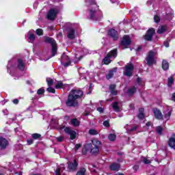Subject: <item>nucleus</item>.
Instances as JSON below:
<instances>
[{"label": "nucleus", "instance_id": "4be33fe9", "mask_svg": "<svg viewBox=\"0 0 175 175\" xmlns=\"http://www.w3.org/2000/svg\"><path fill=\"white\" fill-rule=\"evenodd\" d=\"M75 33H76L75 29H70L68 32L67 38L71 40H73V39H75Z\"/></svg>", "mask_w": 175, "mask_h": 175}, {"label": "nucleus", "instance_id": "c756f323", "mask_svg": "<svg viewBox=\"0 0 175 175\" xmlns=\"http://www.w3.org/2000/svg\"><path fill=\"white\" fill-rule=\"evenodd\" d=\"M90 12V16L89 19L90 20H94L95 18V13H96V10H89Z\"/></svg>", "mask_w": 175, "mask_h": 175}, {"label": "nucleus", "instance_id": "9b49d317", "mask_svg": "<svg viewBox=\"0 0 175 175\" xmlns=\"http://www.w3.org/2000/svg\"><path fill=\"white\" fill-rule=\"evenodd\" d=\"M107 35L109 38H111L115 42L118 40V31L114 29H110L108 31Z\"/></svg>", "mask_w": 175, "mask_h": 175}, {"label": "nucleus", "instance_id": "49530a36", "mask_svg": "<svg viewBox=\"0 0 175 175\" xmlns=\"http://www.w3.org/2000/svg\"><path fill=\"white\" fill-rule=\"evenodd\" d=\"M81 144H77L75 145V152H77V151L79 150V148H81Z\"/></svg>", "mask_w": 175, "mask_h": 175}, {"label": "nucleus", "instance_id": "3c124183", "mask_svg": "<svg viewBox=\"0 0 175 175\" xmlns=\"http://www.w3.org/2000/svg\"><path fill=\"white\" fill-rule=\"evenodd\" d=\"M139 165H135L133 167V169L135 172H137L138 170H139Z\"/></svg>", "mask_w": 175, "mask_h": 175}, {"label": "nucleus", "instance_id": "423d86ee", "mask_svg": "<svg viewBox=\"0 0 175 175\" xmlns=\"http://www.w3.org/2000/svg\"><path fill=\"white\" fill-rule=\"evenodd\" d=\"M133 70H135V66H133V64H128L124 66V76H126L127 77H132L133 75Z\"/></svg>", "mask_w": 175, "mask_h": 175}, {"label": "nucleus", "instance_id": "774afa93", "mask_svg": "<svg viewBox=\"0 0 175 175\" xmlns=\"http://www.w3.org/2000/svg\"><path fill=\"white\" fill-rule=\"evenodd\" d=\"M118 175H125V174H124L123 173H118Z\"/></svg>", "mask_w": 175, "mask_h": 175}, {"label": "nucleus", "instance_id": "8fccbe9b", "mask_svg": "<svg viewBox=\"0 0 175 175\" xmlns=\"http://www.w3.org/2000/svg\"><path fill=\"white\" fill-rule=\"evenodd\" d=\"M27 144L28 146H31V144H33V139H27Z\"/></svg>", "mask_w": 175, "mask_h": 175}, {"label": "nucleus", "instance_id": "39448f33", "mask_svg": "<svg viewBox=\"0 0 175 175\" xmlns=\"http://www.w3.org/2000/svg\"><path fill=\"white\" fill-rule=\"evenodd\" d=\"M145 61L146 62V65H148V66H152L154 64H156L157 61L155 60V52L153 51H149L146 57Z\"/></svg>", "mask_w": 175, "mask_h": 175}, {"label": "nucleus", "instance_id": "2f4dec72", "mask_svg": "<svg viewBox=\"0 0 175 175\" xmlns=\"http://www.w3.org/2000/svg\"><path fill=\"white\" fill-rule=\"evenodd\" d=\"M85 172H87V170H85L84 167H82L77 172L76 175H85Z\"/></svg>", "mask_w": 175, "mask_h": 175}, {"label": "nucleus", "instance_id": "4c0bfd02", "mask_svg": "<svg viewBox=\"0 0 175 175\" xmlns=\"http://www.w3.org/2000/svg\"><path fill=\"white\" fill-rule=\"evenodd\" d=\"M46 83L49 87H51V85L54 84V80H53L51 78H46Z\"/></svg>", "mask_w": 175, "mask_h": 175}, {"label": "nucleus", "instance_id": "f3484780", "mask_svg": "<svg viewBox=\"0 0 175 175\" xmlns=\"http://www.w3.org/2000/svg\"><path fill=\"white\" fill-rule=\"evenodd\" d=\"M118 69V68L117 67H115V68H113L112 69L109 70L108 74L106 75L107 80H110V79H113V77L114 76V73H116Z\"/></svg>", "mask_w": 175, "mask_h": 175}, {"label": "nucleus", "instance_id": "dca6fc26", "mask_svg": "<svg viewBox=\"0 0 175 175\" xmlns=\"http://www.w3.org/2000/svg\"><path fill=\"white\" fill-rule=\"evenodd\" d=\"M116 88H117V85L114 83L109 85V90L111 92V94L113 96H117V95H118V91L116 90Z\"/></svg>", "mask_w": 175, "mask_h": 175}, {"label": "nucleus", "instance_id": "de8ad7c7", "mask_svg": "<svg viewBox=\"0 0 175 175\" xmlns=\"http://www.w3.org/2000/svg\"><path fill=\"white\" fill-rule=\"evenodd\" d=\"M64 139H65V137H64V136H60V137H57L56 138V140H57V142H59V143H61V142H64Z\"/></svg>", "mask_w": 175, "mask_h": 175}, {"label": "nucleus", "instance_id": "6e6552de", "mask_svg": "<svg viewBox=\"0 0 175 175\" xmlns=\"http://www.w3.org/2000/svg\"><path fill=\"white\" fill-rule=\"evenodd\" d=\"M131 43H132V40H131V38L129 36L126 35L123 36L122 40L120 41V46H122L123 50L125 49H128L129 46H131Z\"/></svg>", "mask_w": 175, "mask_h": 175}, {"label": "nucleus", "instance_id": "864d4df0", "mask_svg": "<svg viewBox=\"0 0 175 175\" xmlns=\"http://www.w3.org/2000/svg\"><path fill=\"white\" fill-rule=\"evenodd\" d=\"M56 175H61V168H57L55 171Z\"/></svg>", "mask_w": 175, "mask_h": 175}, {"label": "nucleus", "instance_id": "338daca9", "mask_svg": "<svg viewBox=\"0 0 175 175\" xmlns=\"http://www.w3.org/2000/svg\"><path fill=\"white\" fill-rule=\"evenodd\" d=\"M81 59H83V55L80 56V57L78 58V61H81Z\"/></svg>", "mask_w": 175, "mask_h": 175}, {"label": "nucleus", "instance_id": "ddd939ff", "mask_svg": "<svg viewBox=\"0 0 175 175\" xmlns=\"http://www.w3.org/2000/svg\"><path fill=\"white\" fill-rule=\"evenodd\" d=\"M152 110L156 120H163V114H162V111H161V109L157 107H154V108H152Z\"/></svg>", "mask_w": 175, "mask_h": 175}, {"label": "nucleus", "instance_id": "58836bf2", "mask_svg": "<svg viewBox=\"0 0 175 175\" xmlns=\"http://www.w3.org/2000/svg\"><path fill=\"white\" fill-rule=\"evenodd\" d=\"M87 5H96V0H85Z\"/></svg>", "mask_w": 175, "mask_h": 175}, {"label": "nucleus", "instance_id": "0e129e2a", "mask_svg": "<svg viewBox=\"0 0 175 175\" xmlns=\"http://www.w3.org/2000/svg\"><path fill=\"white\" fill-rule=\"evenodd\" d=\"M146 126H151V122H148L146 123Z\"/></svg>", "mask_w": 175, "mask_h": 175}, {"label": "nucleus", "instance_id": "6ab92c4d", "mask_svg": "<svg viewBox=\"0 0 175 175\" xmlns=\"http://www.w3.org/2000/svg\"><path fill=\"white\" fill-rule=\"evenodd\" d=\"M138 120H144L146 114L144 113V108L141 107L139 109V113L137 116Z\"/></svg>", "mask_w": 175, "mask_h": 175}, {"label": "nucleus", "instance_id": "603ef678", "mask_svg": "<svg viewBox=\"0 0 175 175\" xmlns=\"http://www.w3.org/2000/svg\"><path fill=\"white\" fill-rule=\"evenodd\" d=\"M20 100H18V99L15 98L12 100V103H14V105H18Z\"/></svg>", "mask_w": 175, "mask_h": 175}, {"label": "nucleus", "instance_id": "f704fd0d", "mask_svg": "<svg viewBox=\"0 0 175 175\" xmlns=\"http://www.w3.org/2000/svg\"><path fill=\"white\" fill-rule=\"evenodd\" d=\"M156 132L158 135H162V132H163V128L161 126H158L156 127Z\"/></svg>", "mask_w": 175, "mask_h": 175}, {"label": "nucleus", "instance_id": "680f3d73", "mask_svg": "<svg viewBox=\"0 0 175 175\" xmlns=\"http://www.w3.org/2000/svg\"><path fill=\"white\" fill-rule=\"evenodd\" d=\"M136 51H142V46H139L136 49Z\"/></svg>", "mask_w": 175, "mask_h": 175}, {"label": "nucleus", "instance_id": "a878e982", "mask_svg": "<svg viewBox=\"0 0 175 175\" xmlns=\"http://www.w3.org/2000/svg\"><path fill=\"white\" fill-rule=\"evenodd\" d=\"M65 87H66V85L64 84V83H62V81H58L56 85H55V88L56 90H61V89L65 88Z\"/></svg>", "mask_w": 175, "mask_h": 175}, {"label": "nucleus", "instance_id": "c85d7f7f", "mask_svg": "<svg viewBox=\"0 0 175 175\" xmlns=\"http://www.w3.org/2000/svg\"><path fill=\"white\" fill-rule=\"evenodd\" d=\"M161 68L163 70H169V62L166 61L165 59H163Z\"/></svg>", "mask_w": 175, "mask_h": 175}, {"label": "nucleus", "instance_id": "473e14b6", "mask_svg": "<svg viewBox=\"0 0 175 175\" xmlns=\"http://www.w3.org/2000/svg\"><path fill=\"white\" fill-rule=\"evenodd\" d=\"M174 83V78L173 77H170L168 78V81H167L168 87L173 85Z\"/></svg>", "mask_w": 175, "mask_h": 175}, {"label": "nucleus", "instance_id": "a211bd4d", "mask_svg": "<svg viewBox=\"0 0 175 175\" xmlns=\"http://www.w3.org/2000/svg\"><path fill=\"white\" fill-rule=\"evenodd\" d=\"M121 167V165L118 163H113L109 165V169L112 172H118Z\"/></svg>", "mask_w": 175, "mask_h": 175}, {"label": "nucleus", "instance_id": "69168bd1", "mask_svg": "<svg viewBox=\"0 0 175 175\" xmlns=\"http://www.w3.org/2000/svg\"><path fill=\"white\" fill-rule=\"evenodd\" d=\"M118 155L122 157V155H124V152H118Z\"/></svg>", "mask_w": 175, "mask_h": 175}, {"label": "nucleus", "instance_id": "c03bdc74", "mask_svg": "<svg viewBox=\"0 0 175 175\" xmlns=\"http://www.w3.org/2000/svg\"><path fill=\"white\" fill-rule=\"evenodd\" d=\"M106 128H110V120H105L103 123Z\"/></svg>", "mask_w": 175, "mask_h": 175}, {"label": "nucleus", "instance_id": "4468645a", "mask_svg": "<svg viewBox=\"0 0 175 175\" xmlns=\"http://www.w3.org/2000/svg\"><path fill=\"white\" fill-rule=\"evenodd\" d=\"M8 146H9V141L3 137H0V150H6Z\"/></svg>", "mask_w": 175, "mask_h": 175}, {"label": "nucleus", "instance_id": "ea45409f", "mask_svg": "<svg viewBox=\"0 0 175 175\" xmlns=\"http://www.w3.org/2000/svg\"><path fill=\"white\" fill-rule=\"evenodd\" d=\"M46 91L47 92H49V94H55V89L51 86H49L48 88H46Z\"/></svg>", "mask_w": 175, "mask_h": 175}, {"label": "nucleus", "instance_id": "b1692460", "mask_svg": "<svg viewBox=\"0 0 175 175\" xmlns=\"http://www.w3.org/2000/svg\"><path fill=\"white\" fill-rule=\"evenodd\" d=\"M70 124L72 125V126L77 127L80 126V121L77 120V118H72L70 120Z\"/></svg>", "mask_w": 175, "mask_h": 175}, {"label": "nucleus", "instance_id": "c9c22d12", "mask_svg": "<svg viewBox=\"0 0 175 175\" xmlns=\"http://www.w3.org/2000/svg\"><path fill=\"white\" fill-rule=\"evenodd\" d=\"M108 139L110 142H114L117 139V135L116 134H109L108 135Z\"/></svg>", "mask_w": 175, "mask_h": 175}, {"label": "nucleus", "instance_id": "393cba45", "mask_svg": "<svg viewBox=\"0 0 175 175\" xmlns=\"http://www.w3.org/2000/svg\"><path fill=\"white\" fill-rule=\"evenodd\" d=\"M25 68V65L24 64V62H23V59H18V68L19 70H24Z\"/></svg>", "mask_w": 175, "mask_h": 175}, {"label": "nucleus", "instance_id": "a18cd8bd", "mask_svg": "<svg viewBox=\"0 0 175 175\" xmlns=\"http://www.w3.org/2000/svg\"><path fill=\"white\" fill-rule=\"evenodd\" d=\"M154 23L158 24V23H159V21H161V18L159 17V16L154 15Z\"/></svg>", "mask_w": 175, "mask_h": 175}, {"label": "nucleus", "instance_id": "72a5a7b5", "mask_svg": "<svg viewBox=\"0 0 175 175\" xmlns=\"http://www.w3.org/2000/svg\"><path fill=\"white\" fill-rule=\"evenodd\" d=\"M31 137L32 139H33L34 140H38L39 139H40V137H42V135L39 134V133H33L31 135Z\"/></svg>", "mask_w": 175, "mask_h": 175}, {"label": "nucleus", "instance_id": "6e6d98bb", "mask_svg": "<svg viewBox=\"0 0 175 175\" xmlns=\"http://www.w3.org/2000/svg\"><path fill=\"white\" fill-rule=\"evenodd\" d=\"M137 83L139 85L142 84V78L137 77Z\"/></svg>", "mask_w": 175, "mask_h": 175}, {"label": "nucleus", "instance_id": "7c9ffc66", "mask_svg": "<svg viewBox=\"0 0 175 175\" xmlns=\"http://www.w3.org/2000/svg\"><path fill=\"white\" fill-rule=\"evenodd\" d=\"M28 39L30 40V43H33L35 42V39H36V37L35 36L34 33H30L28 36Z\"/></svg>", "mask_w": 175, "mask_h": 175}, {"label": "nucleus", "instance_id": "1a4fd4ad", "mask_svg": "<svg viewBox=\"0 0 175 175\" xmlns=\"http://www.w3.org/2000/svg\"><path fill=\"white\" fill-rule=\"evenodd\" d=\"M68 169L70 172H76L77 170V167H79V163L77 162V159H75L73 162L68 161L67 163Z\"/></svg>", "mask_w": 175, "mask_h": 175}, {"label": "nucleus", "instance_id": "f03ea898", "mask_svg": "<svg viewBox=\"0 0 175 175\" xmlns=\"http://www.w3.org/2000/svg\"><path fill=\"white\" fill-rule=\"evenodd\" d=\"M117 57H118V49H113L107 54V55L103 59V62L104 65H109V64L113 62L112 59H116Z\"/></svg>", "mask_w": 175, "mask_h": 175}, {"label": "nucleus", "instance_id": "09e8293b", "mask_svg": "<svg viewBox=\"0 0 175 175\" xmlns=\"http://www.w3.org/2000/svg\"><path fill=\"white\" fill-rule=\"evenodd\" d=\"M144 163H145V165H148V164L151 163V161L149 159H148L147 158H144Z\"/></svg>", "mask_w": 175, "mask_h": 175}, {"label": "nucleus", "instance_id": "0eeeda50", "mask_svg": "<svg viewBox=\"0 0 175 175\" xmlns=\"http://www.w3.org/2000/svg\"><path fill=\"white\" fill-rule=\"evenodd\" d=\"M154 35H155V29L151 27L147 30L144 38L145 40H146V42H152Z\"/></svg>", "mask_w": 175, "mask_h": 175}, {"label": "nucleus", "instance_id": "20e7f679", "mask_svg": "<svg viewBox=\"0 0 175 175\" xmlns=\"http://www.w3.org/2000/svg\"><path fill=\"white\" fill-rule=\"evenodd\" d=\"M44 43L51 44V57H55L57 55V51H58V47L57 46V41L51 37H45L44 40Z\"/></svg>", "mask_w": 175, "mask_h": 175}, {"label": "nucleus", "instance_id": "052dcab7", "mask_svg": "<svg viewBox=\"0 0 175 175\" xmlns=\"http://www.w3.org/2000/svg\"><path fill=\"white\" fill-rule=\"evenodd\" d=\"M129 107H130V109H131V110H134V109H135V105L131 104V105H129Z\"/></svg>", "mask_w": 175, "mask_h": 175}, {"label": "nucleus", "instance_id": "2eb2a0df", "mask_svg": "<svg viewBox=\"0 0 175 175\" xmlns=\"http://www.w3.org/2000/svg\"><path fill=\"white\" fill-rule=\"evenodd\" d=\"M62 60L67 61V62L64 64V68H68V66H70V64H72V61L70 60V58L69 57V56L66 55L65 53H63L62 55Z\"/></svg>", "mask_w": 175, "mask_h": 175}, {"label": "nucleus", "instance_id": "aec40b11", "mask_svg": "<svg viewBox=\"0 0 175 175\" xmlns=\"http://www.w3.org/2000/svg\"><path fill=\"white\" fill-rule=\"evenodd\" d=\"M167 31V25H161L157 29V33L159 35H162V33H165Z\"/></svg>", "mask_w": 175, "mask_h": 175}, {"label": "nucleus", "instance_id": "13d9d810", "mask_svg": "<svg viewBox=\"0 0 175 175\" xmlns=\"http://www.w3.org/2000/svg\"><path fill=\"white\" fill-rule=\"evenodd\" d=\"M98 111H99L100 113H103V107H98L97 108Z\"/></svg>", "mask_w": 175, "mask_h": 175}, {"label": "nucleus", "instance_id": "e433bc0d", "mask_svg": "<svg viewBox=\"0 0 175 175\" xmlns=\"http://www.w3.org/2000/svg\"><path fill=\"white\" fill-rule=\"evenodd\" d=\"M172 116V111H168L167 113H164V118L167 121L170 120V117Z\"/></svg>", "mask_w": 175, "mask_h": 175}, {"label": "nucleus", "instance_id": "e2e57ef3", "mask_svg": "<svg viewBox=\"0 0 175 175\" xmlns=\"http://www.w3.org/2000/svg\"><path fill=\"white\" fill-rule=\"evenodd\" d=\"M172 99L174 102H175V92L172 94Z\"/></svg>", "mask_w": 175, "mask_h": 175}, {"label": "nucleus", "instance_id": "79ce46f5", "mask_svg": "<svg viewBox=\"0 0 175 175\" xmlns=\"http://www.w3.org/2000/svg\"><path fill=\"white\" fill-rule=\"evenodd\" d=\"M89 133H90V135H92L93 136H96V135H98V131L95 129H90L89 130Z\"/></svg>", "mask_w": 175, "mask_h": 175}, {"label": "nucleus", "instance_id": "5701e85b", "mask_svg": "<svg viewBox=\"0 0 175 175\" xmlns=\"http://www.w3.org/2000/svg\"><path fill=\"white\" fill-rule=\"evenodd\" d=\"M137 91V88L135 86H133L128 89L127 94L129 96H132Z\"/></svg>", "mask_w": 175, "mask_h": 175}, {"label": "nucleus", "instance_id": "a19ab883", "mask_svg": "<svg viewBox=\"0 0 175 175\" xmlns=\"http://www.w3.org/2000/svg\"><path fill=\"white\" fill-rule=\"evenodd\" d=\"M36 33L38 36H42V35H43V29H37L36 30Z\"/></svg>", "mask_w": 175, "mask_h": 175}, {"label": "nucleus", "instance_id": "f8f14e48", "mask_svg": "<svg viewBox=\"0 0 175 175\" xmlns=\"http://www.w3.org/2000/svg\"><path fill=\"white\" fill-rule=\"evenodd\" d=\"M64 132L67 135H70V139L71 140H75V139H76V136H77V133H76V131H75V130H72V129H70V127H66L64 129Z\"/></svg>", "mask_w": 175, "mask_h": 175}, {"label": "nucleus", "instance_id": "bb28decb", "mask_svg": "<svg viewBox=\"0 0 175 175\" xmlns=\"http://www.w3.org/2000/svg\"><path fill=\"white\" fill-rule=\"evenodd\" d=\"M90 147L91 145H88V144H86L82 148V155H87V152L90 151Z\"/></svg>", "mask_w": 175, "mask_h": 175}, {"label": "nucleus", "instance_id": "5fc2aeb1", "mask_svg": "<svg viewBox=\"0 0 175 175\" xmlns=\"http://www.w3.org/2000/svg\"><path fill=\"white\" fill-rule=\"evenodd\" d=\"M138 128H139V126H135L132 127V128L130 129V132H133V131H136V129H137Z\"/></svg>", "mask_w": 175, "mask_h": 175}, {"label": "nucleus", "instance_id": "7ed1b4c3", "mask_svg": "<svg viewBox=\"0 0 175 175\" xmlns=\"http://www.w3.org/2000/svg\"><path fill=\"white\" fill-rule=\"evenodd\" d=\"M90 145V148L89 151L92 155L96 157V155H99V147L102 145V142L98 139L92 140V143L88 144Z\"/></svg>", "mask_w": 175, "mask_h": 175}, {"label": "nucleus", "instance_id": "f257e3e1", "mask_svg": "<svg viewBox=\"0 0 175 175\" xmlns=\"http://www.w3.org/2000/svg\"><path fill=\"white\" fill-rule=\"evenodd\" d=\"M84 92L80 89H72L70 91L65 101L67 107H79V100L83 99Z\"/></svg>", "mask_w": 175, "mask_h": 175}, {"label": "nucleus", "instance_id": "412c9836", "mask_svg": "<svg viewBox=\"0 0 175 175\" xmlns=\"http://www.w3.org/2000/svg\"><path fill=\"white\" fill-rule=\"evenodd\" d=\"M167 143L170 148H172V150H175V138L174 137H170Z\"/></svg>", "mask_w": 175, "mask_h": 175}, {"label": "nucleus", "instance_id": "4d7b16f0", "mask_svg": "<svg viewBox=\"0 0 175 175\" xmlns=\"http://www.w3.org/2000/svg\"><path fill=\"white\" fill-rule=\"evenodd\" d=\"M164 46L165 47H169L170 44H169V41H164Z\"/></svg>", "mask_w": 175, "mask_h": 175}, {"label": "nucleus", "instance_id": "9d476101", "mask_svg": "<svg viewBox=\"0 0 175 175\" xmlns=\"http://www.w3.org/2000/svg\"><path fill=\"white\" fill-rule=\"evenodd\" d=\"M58 10H55L54 8L51 9L47 14L46 18L49 20L53 21L55 20L57 17V14H58Z\"/></svg>", "mask_w": 175, "mask_h": 175}, {"label": "nucleus", "instance_id": "cd10ccee", "mask_svg": "<svg viewBox=\"0 0 175 175\" xmlns=\"http://www.w3.org/2000/svg\"><path fill=\"white\" fill-rule=\"evenodd\" d=\"M112 109H113L116 113H120V111H121V109L118 106V102L117 101L113 102L112 105Z\"/></svg>", "mask_w": 175, "mask_h": 175}, {"label": "nucleus", "instance_id": "37998d69", "mask_svg": "<svg viewBox=\"0 0 175 175\" xmlns=\"http://www.w3.org/2000/svg\"><path fill=\"white\" fill-rule=\"evenodd\" d=\"M46 90L44 88H40L37 91L38 95H44Z\"/></svg>", "mask_w": 175, "mask_h": 175}, {"label": "nucleus", "instance_id": "bf43d9fd", "mask_svg": "<svg viewBox=\"0 0 175 175\" xmlns=\"http://www.w3.org/2000/svg\"><path fill=\"white\" fill-rule=\"evenodd\" d=\"M65 128H66L65 126H59V130L62 131V129H65Z\"/></svg>", "mask_w": 175, "mask_h": 175}]
</instances>
